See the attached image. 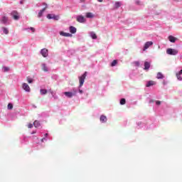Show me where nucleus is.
Returning a JSON list of instances; mask_svg holds the SVG:
<instances>
[{
  "label": "nucleus",
  "instance_id": "33",
  "mask_svg": "<svg viewBox=\"0 0 182 182\" xmlns=\"http://www.w3.org/2000/svg\"><path fill=\"white\" fill-rule=\"evenodd\" d=\"M156 105H157V106H160L161 105V102L160 101H156Z\"/></svg>",
  "mask_w": 182,
  "mask_h": 182
},
{
  "label": "nucleus",
  "instance_id": "41",
  "mask_svg": "<svg viewBox=\"0 0 182 182\" xmlns=\"http://www.w3.org/2000/svg\"><path fill=\"white\" fill-rule=\"evenodd\" d=\"M48 134H45L46 137L48 136Z\"/></svg>",
  "mask_w": 182,
  "mask_h": 182
},
{
  "label": "nucleus",
  "instance_id": "40",
  "mask_svg": "<svg viewBox=\"0 0 182 182\" xmlns=\"http://www.w3.org/2000/svg\"><path fill=\"white\" fill-rule=\"evenodd\" d=\"M35 133H36V132H32V134H35Z\"/></svg>",
  "mask_w": 182,
  "mask_h": 182
},
{
  "label": "nucleus",
  "instance_id": "15",
  "mask_svg": "<svg viewBox=\"0 0 182 182\" xmlns=\"http://www.w3.org/2000/svg\"><path fill=\"white\" fill-rule=\"evenodd\" d=\"M1 23H6V22H8V17H6V16H3L1 19Z\"/></svg>",
  "mask_w": 182,
  "mask_h": 182
},
{
  "label": "nucleus",
  "instance_id": "23",
  "mask_svg": "<svg viewBox=\"0 0 182 182\" xmlns=\"http://www.w3.org/2000/svg\"><path fill=\"white\" fill-rule=\"evenodd\" d=\"M122 6V3L120 1H117L115 2V8L117 9Z\"/></svg>",
  "mask_w": 182,
  "mask_h": 182
},
{
  "label": "nucleus",
  "instance_id": "10",
  "mask_svg": "<svg viewBox=\"0 0 182 182\" xmlns=\"http://www.w3.org/2000/svg\"><path fill=\"white\" fill-rule=\"evenodd\" d=\"M100 120L102 123H106L107 122V117L105 115H101Z\"/></svg>",
  "mask_w": 182,
  "mask_h": 182
},
{
  "label": "nucleus",
  "instance_id": "18",
  "mask_svg": "<svg viewBox=\"0 0 182 182\" xmlns=\"http://www.w3.org/2000/svg\"><path fill=\"white\" fill-rule=\"evenodd\" d=\"M45 11H46V7H44L42 10L39 11L38 17L41 18V16L43 15V12H45Z\"/></svg>",
  "mask_w": 182,
  "mask_h": 182
},
{
  "label": "nucleus",
  "instance_id": "29",
  "mask_svg": "<svg viewBox=\"0 0 182 182\" xmlns=\"http://www.w3.org/2000/svg\"><path fill=\"white\" fill-rule=\"evenodd\" d=\"M120 105H126V99L124 98L121 99Z\"/></svg>",
  "mask_w": 182,
  "mask_h": 182
},
{
  "label": "nucleus",
  "instance_id": "26",
  "mask_svg": "<svg viewBox=\"0 0 182 182\" xmlns=\"http://www.w3.org/2000/svg\"><path fill=\"white\" fill-rule=\"evenodd\" d=\"M28 83H33V80L29 77H26Z\"/></svg>",
  "mask_w": 182,
  "mask_h": 182
},
{
  "label": "nucleus",
  "instance_id": "42",
  "mask_svg": "<svg viewBox=\"0 0 182 182\" xmlns=\"http://www.w3.org/2000/svg\"><path fill=\"white\" fill-rule=\"evenodd\" d=\"M44 5H46V6H48V4H44Z\"/></svg>",
  "mask_w": 182,
  "mask_h": 182
},
{
  "label": "nucleus",
  "instance_id": "21",
  "mask_svg": "<svg viewBox=\"0 0 182 182\" xmlns=\"http://www.w3.org/2000/svg\"><path fill=\"white\" fill-rule=\"evenodd\" d=\"M2 31L5 35H8V33H9V31L5 27H2Z\"/></svg>",
  "mask_w": 182,
  "mask_h": 182
},
{
  "label": "nucleus",
  "instance_id": "38",
  "mask_svg": "<svg viewBox=\"0 0 182 182\" xmlns=\"http://www.w3.org/2000/svg\"><path fill=\"white\" fill-rule=\"evenodd\" d=\"M45 140H46L45 138H43L42 139H41V141H42V143H43V141H45Z\"/></svg>",
  "mask_w": 182,
  "mask_h": 182
},
{
  "label": "nucleus",
  "instance_id": "22",
  "mask_svg": "<svg viewBox=\"0 0 182 182\" xmlns=\"http://www.w3.org/2000/svg\"><path fill=\"white\" fill-rule=\"evenodd\" d=\"M90 36L92 39H97V36H96V33H95V32H91Z\"/></svg>",
  "mask_w": 182,
  "mask_h": 182
},
{
  "label": "nucleus",
  "instance_id": "27",
  "mask_svg": "<svg viewBox=\"0 0 182 182\" xmlns=\"http://www.w3.org/2000/svg\"><path fill=\"white\" fill-rule=\"evenodd\" d=\"M7 107L9 110H12V109H14V105L11 103H9Z\"/></svg>",
  "mask_w": 182,
  "mask_h": 182
},
{
  "label": "nucleus",
  "instance_id": "9",
  "mask_svg": "<svg viewBox=\"0 0 182 182\" xmlns=\"http://www.w3.org/2000/svg\"><path fill=\"white\" fill-rule=\"evenodd\" d=\"M47 18L48 19H55V21H58V16H55V14H48Z\"/></svg>",
  "mask_w": 182,
  "mask_h": 182
},
{
  "label": "nucleus",
  "instance_id": "17",
  "mask_svg": "<svg viewBox=\"0 0 182 182\" xmlns=\"http://www.w3.org/2000/svg\"><path fill=\"white\" fill-rule=\"evenodd\" d=\"M168 38V41L170 42H171L172 43H174V42H176V40L177 39V38H176V37H174L173 36H169Z\"/></svg>",
  "mask_w": 182,
  "mask_h": 182
},
{
  "label": "nucleus",
  "instance_id": "16",
  "mask_svg": "<svg viewBox=\"0 0 182 182\" xmlns=\"http://www.w3.org/2000/svg\"><path fill=\"white\" fill-rule=\"evenodd\" d=\"M154 85H156V82L150 80L147 82L146 87H150V86H154Z\"/></svg>",
  "mask_w": 182,
  "mask_h": 182
},
{
  "label": "nucleus",
  "instance_id": "37",
  "mask_svg": "<svg viewBox=\"0 0 182 182\" xmlns=\"http://www.w3.org/2000/svg\"><path fill=\"white\" fill-rule=\"evenodd\" d=\"M178 75H182V69L178 72Z\"/></svg>",
  "mask_w": 182,
  "mask_h": 182
},
{
  "label": "nucleus",
  "instance_id": "30",
  "mask_svg": "<svg viewBox=\"0 0 182 182\" xmlns=\"http://www.w3.org/2000/svg\"><path fill=\"white\" fill-rule=\"evenodd\" d=\"M176 77L178 80H182V76L180 74H176Z\"/></svg>",
  "mask_w": 182,
  "mask_h": 182
},
{
  "label": "nucleus",
  "instance_id": "1",
  "mask_svg": "<svg viewBox=\"0 0 182 182\" xmlns=\"http://www.w3.org/2000/svg\"><path fill=\"white\" fill-rule=\"evenodd\" d=\"M87 76V72H85L84 75L78 77L80 82L79 87H82V86H83V83H85V80L86 79Z\"/></svg>",
  "mask_w": 182,
  "mask_h": 182
},
{
  "label": "nucleus",
  "instance_id": "2",
  "mask_svg": "<svg viewBox=\"0 0 182 182\" xmlns=\"http://www.w3.org/2000/svg\"><path fill=\"white\" fill-rule=\"evenodd\" d=\"M167 55H176L178 53V50L176 49L168 48L166 50Z\"/></svg>",
  "mask_w": 182,
  "mask_h": 182
},
{
  "label": "nucleus",
  "instance_id": "8",
  "mask_svg": "<svg viewBox=\"0 0 182 182\" xmlns=\"http://www.w3.org/2000/svg\"><path fill=\"white\" fill-rule=\"evenodd\" d=\"M41 53L43 58H48V49L43 48L41 50Z\"/></svg>",
  "mask_w": 182,
  "mask_h": 182
},
{
  "label": "nucleus",
  "instance_id": "4",
  "mask_svg": "<svg viewBox=\"0 0 182 182\" xmlns=\"http://www.w3.org/2000/svg\"><path fill=\"white\" fill-rule=\"evenodd\" d=\"M11 15L15 21H18V19H19V13H18V11H11Z\"/></svg>",
  "mask_w": 182,
  "mask_h": 182
},
{
  "label": "nucleus",
  "instance_id": "24",
  "mask_svg": "<svg viewBox=\"0 0 182 182\" xmlns=\"http://www.w3.org/2000/svg\"><path fill=\"white\" fill-rule=\"evenodd\" d=\"M33 126H34V127H36V128H38V127H39V126H41V124L38 122V121H35L34 122H33Z\"/></svg>",
  "mask_w": 182,
  "mask_h": 182
},
{
  "label": "nucleus",
  "instance_id": "12",
  "mask_svg": "<svg viewBox=\"0 0 182 182\" xmlns=\"http://www.w3.org/2000/svg\"><path fill=\"white\" fill-rule=\"evenodd\" d=\"M60 35L61 36H65V37H70V36H72V34H70V33H65V32H63V31H60Z\"/></svg>",
  "mask_w": 182,
  "mask_h": 182
},
{
  "label": "nucleus",
  "instance_id": "31",
  "mask_svg": "<svg viewBox=\"0 0 182 182\" xmlns=\"http://www.w3.org/2000/svg\"><path fill=\"white\" fill-rule=\"evenodd\" d=\"M3 70H4V72H9V68H8V67H4V68H3Z\"/></svg>",
  "mask_w": 182,
  "mask_h": 182
},
{
  "label": "nucleus",
  "instance_id": "14",
  "mask_svg": "<svg viewBox=\"0 0 182 182\" xmlns=\"http://www.w3.org/2000/svg\"><path fill=\"white\" fill-rule=\"evenodd\" d=\"M85 16L86 18H95V14H93V13L92 12H87L86 13Z\"/></svg>",
  "mask_w": 182,
  "mask_h": 182
},
{
  "label": "nucleus",
  "instance_id": "3",
  "mask_svg": "<svg viewBox=\"0 0 182 182\" xmlns=\"http://www.w3.org/2000/svg\"><path fill=\"white\" fill-rule=\"evenodd\" d=\"M76 20L77 22H79L80 23H85V22H86V18L82 15L77 16Z\"/></svg>",
  "mask_w": 182,
  "mask_h": 182
},
{
  "label": "nucleus",
  "instance_id": "34",
  "mask_svg": "<svg viewBox=\"0 0 182 182\" xmlns=\"http://www.w3.org/2000/svg\"><path fill=\"white\" fill-rule=\"evenodd\" d=\"M32 127H33V124H28V129H32Z\"/></svg>",
  "mask_w": 182,
  "mask_h": 182
},
{
  "label": "nucleus",
  "instance_id": "39",
  "mask_svg": "<svg viewBox=\"0 0 182 182\" xmlns=\"http://www.w3.org/2000/svg\"><path fill=\"white\" fill-rule=\"evenodd\" d=\"M98 2H103V0H97Z\"/></svg>",
  "mask_w": 182,
  "mask_h": 182
},
{
  "label": "nucleus",
  "instance_id": "5",
  "mask_svg": "<svg viewBox=\"0 0 182 182\" xmlns=\"http://www.w3.org/2000/svg\"><path fill=\"white\" fill-rule=\"evenodd\" d=\"M77 92L76 90H74V92H65L64 95L65 96H66V97H73V96H75V95H76Z\"/></svg>",
  "mask_w": 182,
  "mask_h": 182
},
{
  "label": "nucleus",
  "instance_id": "28",
  "mask_svg": "<svg viewBox=\"0 0 182 182\" xmlns=\"http://www.w3.org/2000/svg\"><path fill=\"white\" fill-rule=\"evenodd\" d=\"M41 95H46L48 93V90H41Z\"/></svg>",
  "mask_w": 182,
  "mask_h": 182
},
{
  "label": "nucleus",
  "instance_id": "36",
  "mask_svg": "<svg viewBox=\"0 0 182 182\" xmlns=\"http://www.w3.org/2000/svg\"><path fill=\"white\" fill-rule=\"evenodd\" d=\"M78 92H79V93H80V95L83 94V90H79Z\"/></svg>",
  "mask_w": 182,
  "mask_h": 182
},
{
  "label": "nucleus",
  "instance_id": "35",
  "mask_svg": "<svg viewBox=\"0 0 182 182\" xmlns=\"http://www.w3.org/2000/svg\"><path fill=\"white\" fill-rule=\"evenodd\" d=\"M30 30L32 31L33 33L35 32V28L31 27Z\"/></svg>",
  "mask_w": 182,
  "mask_h": 182
},
{
  "label": "nucleus",
  "instance_id": "19",
  "mask_svg": "<svg viewBox=\"0 0 182 182\" xmlns=\"http://www.w3.org/2000/svg\"><path fill=\"white\" fill-rule=\"evenodd\" d=\"M70 33H76V28H75L73 26H70Z\"/></svg>",
  "mask_w": 182,
  "mask_h": 182
},
{
  "label": "nucleus",
  "instance_id": "43",
  "mask_svg": "<svg viewBox=\"0 0 182 182\" xmlns=\"http://www.w3.org/2000/svg\"><path fill=\"white\" fill-rule=\"evenodd\" d=\"M81 1V2H83V1H85V0H80Z\"/></svg>",
  "mask_w": 182,
  "mask_h": 182
},
{
  "label": "nucleus",
  "instance_id": "6",
  "mask_svg": "<svg viewBox=\"0 0 182 182\" xmlns=\"http://www.w3.org/2000/svg\"><path fill=\"white\" fill-rule=\"evenodd\" d=\"M22 87L23 89V90H25V92H31V87H29V85L27 83H23L22 85Z\"/></svg>",
  "mask_w": 182,
  "mask_h": 182
},
{
  "label": "nucleus",
  "instance_id": "25",
  "mask_svg": "<svg viewBox=\"0 0 182 182\" xmlns=\"http://www.w3.org/2000/svg\"><path fill=\"white\" fill-rule=\"evenodd\" d=\"M116 65H117V60H114L111 63V66L113 68L114 66H116Z\"/></svg>",
  "mask_w": 182,
  "mask_h": 182
},
{
  "label": "nucleus",
  "instance_id": "32",
  "mask_svg": "<svg viewBox=\"0 0 182 182\" xmlns=\"http://www.w3.org/2000/svg\"><path fill=\"white\" fill-rule=\"evenodd\" d=\"M134 65L135 66H140V63L139 61H135Z\"/></svg>",
  "mask_w": 182,
  "mask_h": 182
},
{
  "label": "nucleus",
  "instance_id": "7",
  "mask_svg": "<svg viewBox=\"0 0 182 182\" xmlns=\"http://www.w3.org/2000/svg\"><path fill=\"white\" fill-rule=\"evenodd\" d=\"M153 46V43L151 41H148L144 44V50H146V49H149L150 46Z\"/></svg>",
  "mask_w": 182,
  "mask_h": 182
},
{
  "label": "nucleus",
  "instance_id": "20",
  "mask_svg": "<svg viewBox=\"0 0 182 182\" xmlns=\"http://www.w3.org/2000/svg\"><path fill=\"white\" fill-rule=\"evenodd\" d=\"M156 77L158 79H164V75L161 73H158Z\"/></svg>",
  "mask_w": 182,
  "mask_h": 182
},
{
  "label": "nucleus",
  "instance_id": "11",
  "mask_svg": "<svg viewBox=\"0 0 182 182\" xmlns=\"http://www.w3.org/2000/svg\"><path fill=\"white\" fill-rule=\"evenodd\" d=\"M149 69H150V63L146 61V62L144 63V70H149Z\"/></svg>",
  "mask_w": 182,
  "mask_h": 182
},
{
  "label": "nucleus",
  "instance_id": "13",
  "mask_svg": "<svg viewBox=\"0 0 182 182\" xmlns=\"http://www.w3.org/2000/svg\"><path fill=\"white\" fill-rule=\"evenodd\" d=\"M41 69L43 70V72H49V68H48V66H46V64H42Z\"/></svg>",
  "mask_w": 182,
  "mask_h": 182
}]
</instances>
